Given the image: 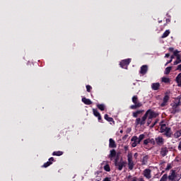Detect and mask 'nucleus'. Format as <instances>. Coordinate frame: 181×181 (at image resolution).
I'll return each instance as SVG.
<instances>
[{
	"label": "nucleus",
	"instance_id": "nucleus-55",
	"mask_svg": "<svg viewBox=\"0 0 181 181\" xmlns=\"http://www.w3.org/2000/svg\"><path fill=\"white\" fill-rule=\"evenodd\" d=\"M166 22H167V23H168V22H170V19L167 18V19H166Z\"/></svg>",
	"mask_w": 181,
	"mask_h": 181
},
{
	"label": "nucleus",
	"instance_id": "nucleus-9",
	"mask_svg": "<svg viewBox=\"0 0 181 181\" xmlns=\"http://www.w3.org/2000/svg\"><path fill=\"white\" fill-rule=\"evenodd\" d=\"M129 63H131V59H124L120 62V66L122 69H128V66H129Z\"/></svg>",
	"mask_w": 181,
	"mask_h": 181
},
{
	"label": "nucleus",
	"instance_id": "nucleus-40",
	"mask_svg": "<svg viewBox=\"0 0 181 181\" xmlns=\"http://www.w3.org/2000/svg\"><path fill=\"white\" fill-rule=\"evenodd\" d=\"M174 56H177L179 54V51L177 49L174 51Z\"/></svg>",
	"mask_w": 181,
	"mask_h": 181
},
{
	"label": "nucleus",
	"instance_id": "nucleus-32",
	"mask_svg": "<svg viewBox=\"0 0 181 181\" xmlns=\"http://www.w3.org/2000/svg\"><path fill=\"white\" fill-rule=\"evenodd\" d=\"M149 142L151 144V145H155V144H156V141L154 139H149Z\"/></svg>",
	"mask_w": 181,
	"mask_h": 181
},
{
	"label": "nucleus",
	"instance_id": "nucleus-10",
	"mask_svg": "<svg viewBox=\"0 0 181 181\" xmlns=\"http://www.w3.org/2000/svg\"><path fill=\"white\" fill-rule=\"evenodd\" d=\"M131 142H132V148H136L139 144H141V141L138 139V136H134L131 139Z\"/></svg>",
	"mask_w": 181,
	"mask_h": 181
},
{
	"label": "nucleus",
	"instance_id": "nucleus-29",
	"mask_svg": "<svg viewBox=\"0 0 181 181\" xmlns=\"http://www.w3.org/2000/svg\"><path fill=\"white\" fill-rule=\"evenodd\" d=\"M138 139H139V142L144 141V139H145V134H140L139 136L138 137Z\"/></svg>",
	"mask_w": 181,
	"mask_h": 181
},
{
	"label": "nucleus",
	"instance_id": "nucleus-39",
	"mask_svg": "<svg viewBox=\"0 0 181 181\" xmlns=\"http://www.w3.org/2000/svg\"><path fill=\"white\" fill-rule=\"evenodd\" d=\"M177 149H178V151H181V140L180 141V142L178 144Z\"/></svg>",
	"mask_w": 181,
	"mask_h": 181
},
{
	"label": "nucleus",
	"instance_id": "nucleus-22",
	"mask_svg": "<svg viewBox=\"0 0 181 181\" xmlns=\"http://www.w3.org/2000/svg\"><path fill=\"white\" fill-rule=\"evenodd\" d=\"M175 81L177 83L178 87H181V73L177 76Z\"/></svg>",
	"mask_w": 181,
	"mask_h": 181
},
{
	"label": "nucleus",
	"instance_id": "nucleus-28",
	"mask_svg": "<svg viewBox=\"0 0 181 181\" xmlns=\"http://www.w3.org/2000/svg\"><path fill=\"white\" fill-rule=\"evenodd\" d=\"M170 70H172V66H168L165 68L164 74H167V75L169 74V73H170Z\"/></svg>",
	"mask_w": 181,
	"mask_h": 181
},
{
	"label": "nucleus",
	"instance_id": "nucleus-41",
	"mask_svg": "<svg viewBox=\"0 0 181 181\" xmlns=\"http://www.w3.org/2000/svg\"><path fill=\"white\" fill-rule=\"evenodd\" d=\"M176 70H178L179 71H181V64H179V65L177 66Z\"/></svg>",
	"mask_w": 181,
	"mask_h": 181
},
{
	"label": "nucleus",
	"instance_id": "nucleus-52",
	"mask_svg": "<svg viewBox=\"0 0 181 181\" xmlns=\"http://www.w3.org/2000/svg\"><path fill=\"white\" fill-rule=\"evenodd\" d=\"M174 58H175V57H174L173 55L170 57V60H171V62H173V60Z\"/></svg>",
	"mask_w": 181,
	"mask_h": 181
},
{
	"label": "nucleus",
	"instance_id": "nucleus-5",
	"mask_svg": "<svg viewBox=\"0 0 181 181\" xmlns=\"http://www.w3.org/2000/svg\"><path fill=\"white\" fill-rule=\"evenodd\" d=\"M127 165L129 170H133L134 167L135 166V163H134V160H132V153H129L127 155Z\"/></svg>",
	"mask_w": 181,
	"mask_h": 181
},
{
	"label": "nucleus",
	"instance_id": "nucleus-24",
	"mask_svg": "<svg viewBox=\"0 0 181 181\" xmlns=\"http://www.w3.org/2000/svg\"><path fill=\"white\" fill-rule=\"evenodd\" d=\"M170 34V31L169 30H165L163 35L161 36V39H165V37H168V36H169Z\"/></svg>",
	"mask_w": 181,
	"mask_h": 181
},
{
	"label": "nucleus",
	"instance_id": "nucleus-4",
	"mask_svg": "<svg viewBox=\"0 0 181 181\" xmlns=\"http://www.w3.org/2000/svg\"><path fill=\"white\" fill-rule=\"evenodd\" d=\"M180 105V102H175L173 103H171V108H170L169 111L171 114H176L180 111L177 107Z\"/></svg>",
	"mask_w": 181,
	"mask_h": 181
},
{
	"label": "nucleus",
	"instance_id": "nucleus-53",
	"mask_svg": "<svg viewBox=\"0 0 181 181\" xmlns=\"http://www.w3.org/2000/svg\"><path fill=\"white\" fill-rule=\"evenodd\" d=\"M156 122H155L152 124L151 128H153V126H154V125H156Z\"/></svg>",
	"mask_w": 181,
	"mask_h": 181
},
{
	"label": "nucleus",
	"instance_id": "nucleus-2",
	"mask_svg": "<svg viewBox=\"0 0 181 181\" xmlns=\"http://www.w3.org/2000/svg\"><path fill=\"white\" fill-rule=\"evenodd\" d=\"M132 103L134 105L130 106L131 110H136V108L142 107V103L138 101V96L136 95L132 97Z\"/></svg>",
	"mask_w": 181,
	"mask_h": 181
},
{
	"label": "nucleus",
	"instance_id": "nucleus-12",
	"mask_svg": "<svg viewBox=\"0 0 181 181\" xmlns=\"http://www.w3.org/2000/svg\"><path fill=\"white\" fill-rule=\"evenodd\" d=\"M156 143L159 146H162L163 145V144H165V139H163V137L158 136V137H156L155 139Z\"/></svg>",
	"mask_w": 181,
	"mask_h": 181
},
{
	"label": "nucleus",
	"instance_id": "nucleus-11",
	"mask_svg": "<svg viewBox=\"0 0 181 181\" xmlns=\"http://www.w3.org/2000/svg\"><path fill=\"white\" fill-rule=\"evenodd\" d=\"M169 100H170V97L169 95L165 94L163 98V103L160 104V107H166V105H168V103H169Z\"/></svg>",
	"mask_w": 181,
	"mask_h": 181
},
{
	"label": "nucleus",
	"instance_id": "nucleus-31",
	"mask_svg": "<svg viewBox=\"0 0 181 181\" xmlns=\"http://www.w3.org/2000/svg\"><path fill=\"white\" fill-rule=\"evenodd\" d=\"M104 169L106 172H110L111 170V168H110L109 165H105L104 166Z\"/></svg>",
	"mask_w": 181,
	"mask_h": 181
},
{
	"label": "nucleus",
	"instance_id": "nucleus-14",
	"mask_svg": "<svg viewBox=\"0 0 181 181\" xmlns=\"http://www.w3.org/2000/svg\"><path fill=\"white\" fill-rule=\"evenodd\" d=\"M168 152H169V150H168V147H162L160 149V155L163 158H165V156H166V155H168Z\"/></svg>",
	"mask_w": 181,
	"mask_h": 181
},
{
	"label": "nucleus",
	"instance_id": "nucleus-23",
	"mask_svg": "<svg viewBox=\"0 0 181 181\" xmlns=\"http://www.w3.org/2000/svg\"><path fill=\"white\" fill-rule=\"evenodd\" d=\"M142 112H144V110H137L133 112L134 118H138V115H139V114H142Z\"/></svg>",
	"mask_w": 181,
	"mask_h": 181
},
{
	"label": "nucleus",
	"instance_id": "nucleus-13",
	"mask_svg": "<svg viewBox=\"0 0 181 181\" xmlns=\"http://www.w3.org/2000/svg\"><path fill=\"white\" fill-rule=\"evenodd\" d=\"M151 170L149 168H146L144 170V176L146 179H151L152 177V175H151Z\"/></svg>",
	"mask_w": 181,
	"mask_h": 181
},
{
	"label": "nucleus",
	"instance_id": "nucleus-34",
	"mask_svg": "<svg viewBox=\"0 0 181 181\" xmlns=\"http://www.w3.org/2000/svg\"><path fill=\"white\" fill-rule=\"evenodd\" d=\"M92 88H93L91 87V86L90 85L86 86V91H88V93H90Z\"/></svg>",
	"mask_w": 181,
	"mask_h": 181
},
{
	"label": "nucleus",
	"instance_id": "nucleus-7",
	"mask_svg": "<svg viewBox=\"0 0 181 181\" xmlns=\"http://www.w3.org/2000/svg\"><path fill=\"white\" fill-rule=\"evenodd\" d=\"M146 119H148V116L146 113L144 114V115L141 118H136V125H145L146 122Z\"/></svg>",
	"mask_w": 181,
	"mask_h": 181
},
{
	"label": "nucleus",
	"instance_id": "nucleus-43",
	"mask_svg": "<svg viewBox=\"0 0 181 181\" xmlns=\"http://www.w3.org/2000/svg\"><path fill=\"white\" fill-rule=\"evenodd\" d=\"M170 63H172V59H170L168 62H167L165 66L168 65Z\"/></svg>",
	"mask_w": 181,
	"mask_h": 181
},
{
	"label": "nucleus",
	"instance_id": "nucleus-45",
	"mask_svg": "<svg viewBox=\"0 0 181 181\" xmlns=\"http://www.w3.org/2000/svg\"><path fill=\"white\" fill-rule=\"evenodd\" d=\"M53 160H54V158L53 157H51L49 159V162H53Z\"/></svg>",
	"mask_w": 181,
	"mask_h": 181
},
{
	"label": "nucleus",
	"instance_id": "nucleus-18",
	"mask_svg": "<svg viewBox=\"0 0 181 181\" xmlns=\"http://www.w3.org/2000/svg\"><path fill=\"white\" fill-rule=\"evenodd\" d=\"M93 115H95V117L98 118V121H101V115L100 114L98 110L95 109H93Z\"/></svg>",
	"mask_w": 181,
	"mask_h": 181
},
{
	"label": "nucleus",
	"instance_id": "nucleus-30",
	"mask_svg": "<svg viewBox=\"0 0 181 181\" xmlns=\"http://www.w3.org/2000/svg\"><path fill=\"white\" fill-rule=\"evenodd\" d=\"M52 162L47 161V163H45L42 165V168H48V166H50L52 165Z\"/></svg>",
	"mask_w": 181,
	"mask_h": 181
},
{
	"label": "nucleus",
	"instance_id": "nucleus-25",
	"mask_svg": "<svg viewBox=\"0 0 181 181\" xmlns=\"http://www.w3.org/2000/svg\"><path fill=\"white\" fill-rule=\"evenodd\" d=\"M53 156H62L63 155V151H54L52 153Z\"/></svg>",
	"mask_w": 181,
	"mask_h": 181
},
{
	"label": "nucleus",
	"instance_id": "nucleus-47",
	"mask_svg": "<svg viewBox=\"0 0 181 181\" xmlns=\"http://www.w3.org/2000/svg\"><path fill=\"white\" fill-rule=\"evenodd\" d=\"M132 129L131 128H128L127 130V134H129V132H131Z\"/></svg>",
	"mask_w": 181,
	"mask_h": 181
},
{
	"label": "nucleus",
	"instance_id": "nucleus-37",
	"mask_svg": "<svg viewBox=\"0 0 181 181\" xmlns=\"http://www.w3.org/2000/svg\"><path fill=\"white\" fill-rule=\"evenodd\" d=\"M181 63V59H177L174 62V66H177V64H179Z\"/></svg>",
	"mask_w": 181,
	"mask_h": 181
},
{
	"label": "nucleus",
	"instance_id": "nucleus-26",
	"mask_svg": "<svg viewBox=\"0 0 181 181\" xmlns=\"http://www.w3.org/2000/svg\"><path fill=\"white\" fill-rule=\"evenodd\" d=\"M97 107L100 111H104L105 110V104H98Z\"/></svg>",
	"mask_w": 181,
	"mask_h": 181
},
{
	"label": "nucleus",
	"instance_id": "nucleus-51",
	"mask_svg": "<svg viewBox=\"0 0 181 181\" xmlns=\"http://www.w3.org/2000/svg\"><path fill=\"white\" fill-rule=\"evenodd\" d=\"M170 56V54H165V57H169Z\"/></svg>",
	"mask_w": 181,
	"mask_h": 181
},
{
	"label": "nucleus",
	"instance_id": "nucleus-19",
	"mask_svg": "<svg viewBox=\"0 0 181 181\" xmlns=\"http://www.w3.org/2000/svg\"><path fill=\"white\" fill-rule=\"evenodd\" d=\"M109 148H117V144L112 139H109Z\"/></svg>",
	"mask_w": 181,
	"mask_h": 181
},
{
	"label": "nucleus",
	"instance_id": "nucleus-56",
	"mask_svg": "<svg viewBox=\"0 0 181 181\" xmlns=\"http://www.w3.org/2000/svg\"><path fill=\"white\" fill-rule=\"evenodd\" d=\"M124 132L123 130H120V134H122Z\"/></svg>",
	"mask_w": 181,
	"mask_h": 181
},
{
	"label": "nucleus",
	"instance_id": "nucleus-36",
	"mask_svg": "<svg viewBox=\"0 0 181 181\" xmlns=\"http://www.w3.org/2000/svg\"><path fill=\"white\" fill-rule=\"evenodd\" d=\"M148 144H150L149 139L144 140V145L146 146Z\"/></svg>",
	"mask_w": 181,
	"mask_h": 181
},
{
	"label": "nucleus",
	"instance_id": "nucleus-44",
	"mask_svg": "<svg viewBox=\"0 0 181 181\" xmlns=\"http://www.w3.org/2000/svg\"><path fill=\"white\" fill-rule=\"evenodd\" d=\"M176 57H177V60H181L180 59V54H177V55H176Z\"/></svg>",
	"mask_w": 181,
	"mask_h": 181
},
{
	"label": "nucleus",
	"instance_id": "nucleus-46",
	"mask_svg": "<svg viewBox=\"0 0 181 181\" xmlns=\"http://www.w3.org/2000/svg\"><path fill=\"white\" fill-rule=\"evenodd\" d=\"M132 181H138V178L136 177H134Z\"/></svg>",
	"mask_w": 181,
	"mask_h": 181
},
{
	"label": "nucleus",
	"instance_id": "nucleus-54",
	"mask_svg": "<svg viewBox=\"0 0 181 181\" xmlns=\"http://www.w3.org/2000/svg\"><path fill=\"white\" fill-rule=\"evenodd\" d=\"M132 175L127 176V179H132Z\"/></svg>",
	"mask_w": 181,
	"mask_h": 181
},
{
	"label": "nucleus",
	"instance_id": "nucleus-49",
	"mask_svg": "<svg viewBox=\"0 0 181 181\" xmlns=\"http://www.w3.org/2000/svg\"><path fill=\"white\" fill-rule=\"evenodd\" d=\"M169 50H170V52H173V50H175V49L173 47H170Z\"/></svg>",
	"mask_w": 181,
	"mask_h": 181
},
{
	"label": "nucleus",
	"instance_id": "nucleus-6",
	"mask_svg": "<svg viewBox=\"0 0 181 181\" xmlns=\"http://www.w3.org/2000/svg\"><path fill=\"white\" fill-rule=\"evenodd\" d=\"M127 165V162L121 160L120 161H118L117 159L115 160V166L116 167V169H118V170H122L123 168H125V165Z\"/></svg>",
	"mask_w": 181,
	"mask_h": 181
},
{
	"label": "nucleus",
	"instance_id": "nucleus-17",
	"mask_svg": "<svg viewBox=\"0 0 181 181\" xmlns=\"http://www.w3.org/2000/svg\"><path fill=\"white\" fill-rule=\"evenodd\" d=\"M115 156H117V151H115V149L111 150L109 154V158L110 160H112V158H115Z\"/></svg>",
	"mask_w": 181,
	"mask_h": 181
},
{
	"label": "nucleus",
	"instance_id": "nucleus-35",
	"mask_svg": "<svg viewBox=\"0 0 181 181\" xmlns=\"http://www.w3.org/2000/svg\"><path fill=\"white\" fill-rule=\"evenodd\" d=\"M170 169H172V164L168 163V164L167 165V167H166V168H165V170H170Z\"/></svg>",
	"mask_w": 181,
	"mask_h": 181
},
{
	"label": "nucleus",
	"instance_id": "nucleus-15",
	"mask_svg": "<svg viewBox=\"0 0 181 181\" xmlns=\"http://www.w3.org/2000/svg\"><path fill=\"white\" fill-rule=\"evenodd\" d=\"M148 72V66L147 65H143L141 67V70H140V74H146V73Z\"/></svg>",
	"mask_w": 181,
	"mask_h": 181
},
{
	"label": "nucleus",
	"instance_id": "nucleus-48",
	"mask_svg": "<svg viewBox=\"0 0 181 181\" xmlns=\"http://www.w3.org/2000/svg\"><path fill=\"white\" fill-rule=\"evenodd\" d=\"M128 138V134L124 136L123 139L125 140Z\"/></svg>",
	"mask_w": 181,
	"mask_h": 181
},
{
	"label": "nucleus",
	"instance_id": "nucleus-38",
	"mask_svg": "<svg viewBox=\"0 0 181 181\" xmlns=\"http://www.w3.org/2000/svg\"><path fill=\"white\" fill-rule=\"evenodd\" d=\"M151 122H152V119H149V117H148L147 125H151Z\"/></svg>",
	"mask_w": 181,
	"mask_h": 181
},
{
	"label": "nucleus",
	"instance_id": "nucleus-20",
	"mask_svg": "<svg viewBox=\"0 0 181 181\" xmlns=\"http://www.w3.org/2000/svg\"><path fill=\"white\" fill-rule=\"evenodd\" d=\"M175 139H177L181 137V129L175 131L173 134Z\"/></svg>",
	"mask_w": 181,
	"mask_h": 181
},
{
	"label": "nucleus",
	"instance_id": "nucleus-42",
	"mask_svg": "<svg viewBox=\"0 0 181 181\" xmlns=\"http://www.w3.org/2000/svg\"><path fill=\"white\" fill-rule=\"evenodd\" d=\"M180 98H181V97L178 96L177 100H175V103H180Z\"/></svg>",
	"mask_w": 181,
	"mask_h": 181
},
{
	"label": "nucleus",
	"instance_id": "nucleus-27",
	"mask_svg": "<svg viewBox=\"0 0 181 181\" xmlns=\"http://www.w3.org/2000/svg\"><path fill=\"white\" fill-rule=\"evenodd\" d=\"M105 119L106 121H108V122H114V119L112 117H109L108 115H105Z\"/></svg>",
	"mask_w": 181,
	"mask_h": 181
},
{
	"label": "nucleus",
	"instance_id": "nucleus-8",
	"mask_svg": "<svg viewBox=\"0 0 181 181\" xmlns=\"http://www.w3.org/2000/svg\"><path fill=\"white\" fill-rule=\"evenodd\" d=\"M146 115H147V118H149V119H152L153 118H156L158 117V114L156 113L155 111L149 109L146 112Z\"/></svg>",
	"mask_w": 181,
	"mask_h": 181
},
{
	"label": "nucleus",
	"instance_id": "nucleus-16",
	"mask_svg": "<svg viewBox=\"0 0 181 181\" xmlns=\"http://www.w3.org/2000/svg\"><path fill=\"white\" fill-rule=\"evenodd\" d=\"M159 87H160V83H153L151 84V88L154 91L159 90Z\"/></svg>",
	"mask_w": 181,
	"mask_h": 181
},
{
	"label": "nucleus",
	"instance_id": "nucleus-1",
	"mask_svg": "<svg viewBox=\"0 0 181 181\" xmlns=\"http://www.w3.org/2000/svg\"><path fill=\"white\" fill-rule=\"evenodd\" d=\"M160 132L166 138H172V135H173L172 129L166 127L165 124H160Z\"/></svg>",
	"mask_w": 181,
	"mask_h": 181
},
{
	"label": "nucleus",
	"instance_id": "nucleus-21",
	"mask_svg": "<svg viewBox=\"0 0 181 181\" xmlns=\"http://www.w3.org/2000/svg\"><path fill=\"white\" fill-rule=\"evenodd\" d=\"M82 102H83L86 104V105H91V104H93L91 100L87 99L86 98H82Z\"/></svg>",
	"mask_w": 181,
	"mask_h": 181
},
{
	"label": "nucleus",
	"instance_id": "nucleus-50",
	"mask_svg": "<svg viewBox=\"0 0 181 181\" xmlns=\"http://www.w3.org/2000/svg\"><path fill=\"white\" fill-rule=\"evenodd\" d=\"M134 158H138V153H135L134 155Z\"/></svg>",
	"mask_w": 181,
	"mask_h": 181
},
{
	"label": "nucleus",
	"instance_id": "nucleus-3",
	"mask_svg": "<svg viewBox=\"0 0 181 181\" xmlns=\"http://www.w3.org/2000/svg\"><path fill=\"white\" fill-rule=\"evenodd\" d=\"M170 172L171 173H170L169 176L168 177L169 180H171V181L180 180V175H179V174L176 175V171L175 170H172Z\"/></svg>",
	"mask_w": 181,
	"mask_h": 181
},
{
	"label": "nucleus",
	"instance_id": "nucleus-57",
	"mask_svg": "<svg viewBox=\"0 0 181 181\" xmlns=\"http://www.w3.org/2000/svg\"><path fill=\"white\" fill-rule=\"evenodd\" d=\"M139 181H144V179L141 178V179L139 180Z\"/></svg>",
	"mask_w": 181,
	"mask_h": 181
},
{
	"label": "nucleus",
	"instance_id": "nucleus-33",
	"mask_svg": "<svg viewBox=\"0 0 181 181\" xmlns=\"http://www.w3.org/2000/svg\"><path fill=\"white\" fill-rule=\"evenodd\" d=\"M162 81H163V83H169V78H168L166 77H163V78H162Z\"/></svg>",
	"mask_w": 181,
	"mask_h": 181
}]
</instances>
